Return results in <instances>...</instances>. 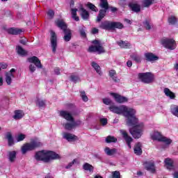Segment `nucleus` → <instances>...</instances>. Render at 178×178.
<instances>
[{
	"mask_svg": "<svg viewBox=\"0 0 178 178\" xmlns=\"http://www.w3.org/2000/svg\"><path fill=\"white\" fill-rule=\"evenodd\" d=\"M109 109L113 113L121 115L123 113L124 116L127 118V124L128 126H134L129 129V133L134 138H140L143 136V130H144V124L140 123L138 124V118H136V110L134 108H128L126 106H111Z\"/></svg>",
	"mask_w": 178,
	"mask_h": 178,
	"instance_id": "1",
	"label": "nucleus"
},
{
	"mask_svg": "<svg viewBox=\"0 0 178 178\" xmlns=\"http://www.w3.org/2000/svg\"><path fill=\"white\" fill-rule=\"evenodd\" d=\"M35 159L36 161H42L43 162L48 163L49 161L54 159H59V154L52 151H40L36 152L35 155Z\"/></svg>",
	"mask_w": 178,
	"mask_h": 178,
	"instance_id": "2",
	"label": "nucleus"
},
{
	"mask_svg": "<svg viewBox=\"0 0 178 178\" xmlns=\"http://www.w3.org/2000/svg\"><path fill=\"white\" fill-rule=\"evenodd\" d=\"M60 116L65 119V120H67V122H70L65 124L64 127L65 130H72L74 127H76V126L81 124V121L75 122L72 113L67 111H60Z\"/></svg>",
	"mask_w": 178,
	"mask_h": 178,
	"instance_id": "3",
	"label": "nucleus"
},
{
	"mask_svg": "<svg viewBox=\"0 0 178 178\" xmlns=\"http://www.w3.org/2000/svg\"><path fill=\"white\" fill-rule=\"evenodd\" d=\"M123 27L124 26L120 22H115L108 20L102 22L99 25L100 29H102V30H108V31L115 30V29L122 30Z\"/></svg>",
	"mask_w": 178,
	"mask_h": 178,
	"instance_id": "4",
	"label": "nucleus"
},
{
	"mask_svg": "<svg viewBox=\"0 0 178 178\" xmlns=\"http://www.w3.org/2000/svg\"><path fill=\"white\" fill-rule=\"evenodd\" d=\"M38 147H42V143L38 139H35L29 143H26L22 147V152L24 154L26 152H27V151H33L35 148H38Z\"/></svg>",
	"mask_w": 178,
	"mask_h": 178,
	"instance_id": "5",
	"label": "nucleus"
},
{
	"mask_svg": "<svg viewBox=\"0 0 178 178\" xmlns=\"http://www.w3.org/2000/svg\"><path fill=\"white\" fill-rule=\"evenodd\" d=\"M92 44H94V45L89 47L88 52H97L99 55H101V54H105V49H104V47H102L99 40H93Z\"/></svg>",
	"mask_w": 178,
	"mask_h": 178,
	"instance_id": "6",
	"label": "nucleus"
},
{
	"mask_svg": "<svg viewBox=\"0 0 178 178\" xmlns=\"http://www.w3.org/2000/svg\"><path fill=\"white\" fill-rule=\"evenodd\" d=\"M138 76L140 81L145 84H149L154 82V77L151 72L139 73Z\"/></svg>",
	"mask_w": 178,
	"mask_h": 178,
	"instance_id": "7",
	"label": "nucleus"
},
{
	"mask_svg": "<svg viewBox=\"0 0 178 178\" xmlns=\"http://www.w3.org/2000/svg\"><path fill=\"white\" fill-rule=\"evenodd\" d=\"M152 140H156L157 141H161L163 143H165V144H167V145L172 144V140H170L165 136H162L161 134L158 131H155L152 135Z\"/></svg>",
	"mask_w": 178,
	"mask_h": 178,
	"instance_id": "8",
	"label": "nucleus"
},
{
	"mask_svg": "<svg viewBox=\"0 0 178 178\" xmlns=\"http://www.w3.org/2000/svg\"><path fill=\"white\" fill-rule=\"evenodd\" d=\"M161 44L167 49L172 51L176 49V42L173 39H163L161 40Z\"/></svg>",
	"mask_w": 178,
	"mask_h": 178,
	"instance_id": "9",
	"label": "nucleus"
},
{
	"mask_svg": "<svg viewBox=\"0 0 178 178\" xmlns=\"http://www.w3.org/2000/svg\"><path fill=\"white\" fill-rule=\"evenodd\" d=\"M50 41L52 48V52L55 54V52H56V47H58V38L56 37V33H55V32L54 31L51 32Z\"/></svg>",
	"mask_w": 178,
	"mask_h": 178,
	"instance_id": "10",
	"label": "nucleus"
},
{
	"mask_svg": "<svg viewBox=\"0 0 178 178\" xmlns=\"http://www.w3.org/2000/svg\"><path fill=\"white\" fill-rule=\"evenodd\" d=\"M120 133L122 134L124 140H125L129 148H131V143H133V138L129 136L127 131H124V129L120 130Z\"/></svg>",
	"mask_w": 178,
	"mask_h": 178,
	"instance_id": "11",
	"label": "nucleus"
},
{
	"mask_svg": "<svg viewBox=\"0 0 178 178\" xmlns=\"http://www.w3.org/2000/svg\"><path fill=\"white\" fill-rule=\"evenodd\" d=\"M16 72V70L15 68H13L10 70L8 72H6V82L8 84V86H10L12 84V79H15V73Z\"/></svg>",
	"mask_w": 178,
	"mask_h": 178,
	"instance_id": "12",
	"label": "nucleus"
},
{
	"mask_svg": "<svg viewBox=\"0 0 178 178\" xmlns=\"http://www.w3.org/2000/svg\"><path fill=\"white\" fill-rule=\"evenodd\" d=\"M143 165L145 166V169H146V170L148 172H150V173H155V163L154 161H145L143 163Z\"/></svg>",
	"mask_w": 178,
	"mask_h": 178,
	"instance_id": "13",
	"label": "nucleus"
},
{
	"mask_svg": "<svg viewBox=\"0 0 178 178\" xmlns=\"http://www.w3.org/2000/svg\"><path fill=\"white\" fill-rule=\"evenodd\" d=\"M29 63H34V65L38 67V69H42V65L41 64V60L37 56H32L28 58Z\"/></svg>",
	"mask_w": 178,
	"mask_h": 178,
	"instance_id": "14",
	"label": "nucleus"
},
{
	"mask_svg": "<svg viewBox=\"0 0 178 178\" xmlns=\"http://www.w3.org/2000/svg\"><path fill=\"white\" fill-rule=\"evenodd\" d=\"M111 95L115 99V102H118V104H123V102H127L128 101L127 97H123L119 94L111 93Z\"/></svg>",
	"mask_w": 178,
	"mask_h": 178,
	"instance_id": "15",
	"label": "nucleus"
},
{
	"mask_svg": "<svg viewBox=\"0 0 178 178\" xmlns=\"http://www.w3.org/2000/svg\"><path fill=\"white\" fill-rule=\"evenodd\" d=\"M63 137L70 143H72V141H77V140H79V138L75 135L67 132L63 133Z\"/></svg>",
	"mask_w": 178,
	"mask_h": 178,
	"instance_id": "16",
	"label": "nucleus"
},
{
	"mask_svg": "<svg viewBox=\"0 0 178 178\" xmlns=\"http://www.w3.org/2000/svg\"><path fill=\"white\" fill-rule=\"evenodd\" d=\"M79 12H81L80 15L83 20H88L90 17V13H88V11H87V10H86L83 6H80Z\"/></svg>",
	"mask_w": 178,
	"mask_h": 178,
	"instance_id": "17",
	"label": "nucleus"
},
{
	"mask_svg": "<svg viewBox=\"0 0 178 178\" xmlns=\"http://www.w3.org/2000/svg\"><path fill=\"white\" fill-rule=\"evenodd\" d=\"M55 23L57 26H58L59 29L63 30V31H65V30H68L67 25L66 24V22L63 21V19H57L55 21Z\"/></svg>",
	"mask_w": 178,
	"mask_h": 178,
	"instance_id": "18",
	"label": "nucleus"
},
{
	"mask_svg": "<svg viewBox=\"0 0 178 178\" xmlns=\"http://www.w3.org/2000/svg\"><path fill=\"white\" fill-rule=\"evenodd\" d=\"M6 31L12 35H18V34H22V33H23V30L18 28H10L7 29Z\"/></svg>",
	"mask_w": 178,
	"mask_h": 178,
	"instance_id": "19",
	"label": "nucleus"
},
{
	"mask_svg": "<svg viewBox=\"0 0 178 178\" xmlns=\"http://www.w3.org/2000/svg\"><path fill=\"white\" fill-rule=\"evenodd\" d=\"M6 138L8 140V147H12V145H15V139H13V136H12L11 132H7L6 134Z\"/></svg>",
	"mask_w": 178,
	"mask_h": 178,
	"instance_id": "20",
	"label": "nucleus"
},
{
	"mask_svg": "<svg viewBox=\"0 0 178 178\" xmlns=\"http://www.w3.org/2000/svg\"><path fill=\"white\" fill-rule=\"evenodd\" d=\"M145 57L146 58V60H148V62H152L154 60H158L159 59L158 56H154L152 53L145 54Z\"/></svg>",
	"mask_w": 178,
	"mask_h": 178,
	"instance_id": "21",
	"label": "nucleus"
},
{
	"mask_svg": "<svg viewBox=\"0 0 178 178\" xmlns=\"http://www.w3.org/2000/svg\"><path fill=\"white\" fill-rule=\"evenodd\" d=\"M129 8L133 12H135L136 13H138V12L141 11V6L138 3H129Z\"/></svg>",
	"mask_w": 178,
	"mask_h": 178,
	"instance_id": "22",
	"label": "nucleus"
},
{
	"mask_svg": "<svg viewBox=\"0 0 178 178\" xmlns=\"http://www.w3.org/2000/svg\"><path fill=\"white\" fill-rule=\"evenodd\" d=\"M164 163L165 165V167L167 168V169H168L169 170H172V169H173L174 165H173V159H170V158H167L164 160Z\"/></svg>",
	"mask_w": 178,
	"mask_h": 178,
	"instance_id": "23",
	"label": "nucleus"
},
{
	"mask_svg": "<svg viewBox=\"0 0 178 178\" xmlns=\"http://www.w3.org/2000/svg\"><path fill=\"white\" fill-rule=\"evenodd\" d=\"M63 33L65 34L63 37L64 41H65L66 42H69V41L72 40V31L70 29H68L64 31Z\"/></svg>",
	"mask_w": 178,
	"mask_h": 178,
	"instance_id": "24",
	"label": "nucleus"
},
{
	"mask_svg": "<svg viewBox=\"0 0 178 178\" xmlns=\"http://www.w3.org/2000/svg\"><path fill=\"white\" fill-rule=\"evenodd\" d=\"M107 10H106V9H101L99 11V15H97V20H96V22H97V23H99V22H101V20H102V19H104V17H105V16H106Z\"/></svg>",
	"mask_w": 178,
	"mask_h": 178,
	"instance_id": "25",
	"label": "nucleus"
},
{
	"mask_svg": "<svg viewBox=\"0 0 178 178\" xmlns=\"http://www.w3.org/2000/svg\"><path fill=\"white\" fill-rule=\"evenodd\" d=\"M117 44L119 45V47H120V48H124L125 49L131 48V44L127 41L120 40L117 42Z\"/></svg>",
	"mask_w": 178,
	"mask_h": 178,
	"instance_id": "26",
	"label": "nucleus"
},
{
	"mask_svg": "<svg viewBox=\"0 0 178 178\" xmlns=\"http://www.w3.org/2000/svg\"><path fill=\"white\" fill-rule=\"evenodd\" d=\"M141 143L138 142L134 147V151L136 155H141L143 154V149H141Z\"/></svg>",
	"mask_w": 178,
	"mask_h": 178,
	"instance_id": "27",
	"label": "nucleus"
},
{
	"mask_svg": "<svg viewBox=\"0 0 178 178\" xmlns=\"http://www.w3.org/2000/svg\"><path fill=\"white\" fill-rule=\"evenodd\" d=\"M104 152L108 155V156H112V155H115L118 152V149L113 148L111 149L108 147H105Z\"/></svg>",
	"mask_w": 178,
	"mask_h": 178,
	"instance_id": "28",
	"label": "nucleus"
},
{
	"mask_svg": "<svg viewBox=\"0 0 178 178\" xmlns=\"http://www.w3.org/2000/svg\"><path fill=\"white\" fill-rule=\"evenodd\" d=\"M16 151H10L8 152V158L11 163L16 161Z\"/></svg>",
	"mask_w": 178,
	"mask_h": 178,
	"instance_id": "29",
	"label": "nucleus"
},
{
	"mask_svg": "<svg viewBox=\"0 0 178 178\" xmlns=\"http://www.w3.org/2000/svg\"><path fill=\"white\" fill-rule=\"evenodd\" d=\"M24 116V113L22 110H17L15 111V115L13 116V119L15 120H19L22 119Z\"/></svg>",
	"mask_w": 178,
	"mask_h": 178,
	"instance_id": "30",
	"label": "nucleus"
},
{
	"mask_svg": "<svg viewBox=\"0 0 178 178\" xmlns=\"http://www.w3.org/2000/svg\"><path fill=\"white\" fill-rule=\"evenodd\" d=\"M164 93L165 94L166 97H169L170 99H175L176 98V95L173 92L170 91V89L165 88H164Z\"/></svg>",
	"mask_w": 178,
	"mask_h": 178,
	"instance_id": "31",
	"label": "nucleus"
},
{
	"mask_svg": "<svg viewBox=\"0 0 178 178\" xmlns=\"http://www.w3.org/2000/svg\"><path fill=\"white\" fill-rule=\"evenodd\" d=\"M91 66L92 67H93V69H95L96 72L98 74H99V76L102 74V72H101V67L99 66V65H98V63H95V61H92L91 63Z\"/></svg>",
	"mask_w": 178,
	"mask_h": 178,
	"instance_id": "32",
	"label": "nucleus"
},
{
	"mask_svg": "<svg viewBox=\"0 0 178 178\" xmlns=\"http://www.w3.org/2000/svg\"><path fill=\"white\" fill-rule=\"evenodd\" d=\"M99 6L102 9H106L108 10V9H109V3H108V0H100Z\"/></svg>",
	"mask_w": 178,
	"mask_h": 178,
	"instance_id": "33",
	"label": "nucleus"
},
{
	"mask_svg": "<svg viewBox=\"0 0 178 178\" xmlns=\"http://www.w3.org/2000/svg\"><path fill=\"white\" fill-rule=\"evenodd\" d=\"M16 49L18 55L21 56H26L27 55V51L22 46H17Z\"/></svg>",
	"mask_w": 178,
	"mask_h": 178,
	"instance_id": "34",
	"label": "nucleus"
},
{
	"mask_svg": "<svg viewBox=\"0 0 178 178\" xmlns=\"http://www.w3.org/2000/svg\"><path fill=\"white\" fill-rule=\"evenodd\" d=\"M130 58L136 62V63H141V56L137 54H133L130 56Z\"/></svg>",
	"mask_w": 178,
	"mask_h": 178,
	"instance_id": "35",
	"label": "nucleus"
},
{
	"mask_svg": "<svg viewBox=\"0 0 178 178\" xmlns=\"http://www.w3.org/2000/svg\"><path fill=\"white\" fill-rule=\"evenodd\" d=\"M143 26L146 30H151L152 29V22H151V19H145L143 22Z\"/></svg>",
	"mask_w": 178,
	"mask_h": 178,
	"instance_id": "36",
	"label": "nucleus"
},
{
	"mask_svg": "<svg viewBox=\"0 0 178 178\" xmlns=\"http://www.w3.org/2000/svg\"><path fill=\"white\" fill-rule=\"evenodd\" d=\"M72 17L75 20V22H79L80 18L77 16V9L72 8L71 9Z\"/></svg>",
	"mask_w": 178,
	"mask_h": 178,
	"instance_id": "37",
	"label": "nucleus"
},
{
	"mask_svg": "<svg viewBox=\"0 0 178 178\" xmlns=\"http://www.w3.org/2000/svg\"><path fill=\"white\" fill-rule=\"evenodd\" d=\"M109 76L113 79V81H115V83L119 81V79H118V76H116V71L111 70L109 72Z\"/></svg>",
	"mask_w": 178,
	"mask_h": 178,
	"instance_id": "38",
	"label": "nucleus"
},
{
	"mask_svg": "<svg viewBox=\"0 0 178 178\" xmlns=\"http://www.w3.org/2000/svg\"><path fill=\"white\" fill-rule=\"evenodd\" d=\"M83 169L84 170H89V172H93L94 171V167L88 163H86L83 164Z\"/></svg>",
	"mask_w": 178,
	"mask_h": 178,
	"instance_id": "39",
	"label": "nucleus"
},
{
	"mask_svg": "<svg viewBox=\"0 0 178 178\" xmlns=\"http://www.w3.org/2000/svg\"><path fill=\"white\" fill-rule=\"evenodd\" d=\"M116 141H118V139L112 136H108L106 138V143H107L108 144L111 143H116Z\"/></svg>",
	"mask_w": 178,
	"mask_h": 178,
	"instance_id": "40",
	"label": "nucleus"
},
{
	"mask_svg": "<svg viewBox=\"0 0 178 178\" xmlns=\"http://www.w3.org/2000/svg\"><path fill=\"white\" fill-rule=\"evenodd\" d=\"M171 113L174 115L175 116H177L178 118V106H171Z\"/></svg>",
	"mask_w": 178,
	"mask_h": 178,
	"instance_id": "41",
	"label": "nucleus"
},
{
	"mask_svg": "<svg viewBox=\"0 0 178 178\" xmlns=\"http://www.w3.org/2000/svg\"><path fill=\"white\" fill-rule=\"evenodd\" d=\"M86 6L90 9V10H92V12H98V8H97V6H95V5L91 3H88Z\"/></svg>",
	"mask_w": 178,
	"mask_h": 178,
	"instance_id": "42",
	"label": "nucleus"
},
{
	"mask_svg": "<svg viewBox=\"0 0 178 178\" xmlns=\"http://www.w3.org/2000/svg\"><path fill=\"white\" fill-rule=\"evenodd\" d=\"M79 33L81 34V36L83 38H86V37H87V34L86 33V27L84 26H82L79 29Z\"/></svg>",
	"mask_w": 178,
	"mask_h": 178,
	"instance_id": "43",
	"label": "nucleus"
},
{
	"mask_svg": "<svg viewBox=\"0 0 178 178\" xmlns=\"http://www.w3.org/2000/svg\"><path fill=\"white\" fill-rule=\"evenodd\" d=\"M36 105L39 106V108H42L45 106V101L38 99L36 101Z\"/></svg>",
	"mask_w": 178,
	"mask_h": 178,
	"instance_id": "44",
	"label": "nucleus"
},
{
	"mask_svg": "<svg viewBox=\"0 0 178 178\" xmlns=\"http://www.w3.org/2000/svg\"><path fill=\"white\" fill-rule=\"evenodd\" d=\"M168 23L170 24H176L177 23V19L175 17L171 16L168 18Z\"/></svg>",
	"mask_w": 178,
	"mask_h": 178,
	"instance_id": "45",
	"label": "nucleus"
},
{
	"mask_svg": "<svg viewBox=\"0 0 178 178\" xmlns=\"http://www.w3.org/2000/svg\"><path fill=\"white\" fill-rule=\"evenodd\" d=\"M154 0H143V6L145 8H148L152 5V2Z\"/></svg>",
	"mask_w": 178,
	"mask_h": 178,
	"instance_id": "46",
	"label": "nucleus"
},
{
	"mask_svg": "<svg viewBox=\"0 0 178 178\" xmlns=\"http://www.w3.org/2000/svg\"><path fill=\"white\" fill-rule=\"evenodd\" d=\"M24 138H26V135L21 134L17 136L16 140H17V143H19V141H23V140H24Z\"/></svg>",
	"mask_w": 178,
	"mask_h": 178,
	"instance_id": "47",
	"label": "nucleus"
},
{
	"mask_svg": "<svg viewBox=\"0 0 178 178\" xmlns=\"http://www.w3.org/2000/svg\"><path fill=\"white\" fill-rule=\"evenodd\" d=\"M81 97L82 98L83 101H84V102H87V101H88V97L86 95L85 91L81 92Z\"/></svg>",
	"mask_w": 178,
	"mask_h": 178,
	"instance_id": "48",
	"label": "nucleus"
},
{
	"mask_svg": "<svg viewBox=\"0 0 178 178\" xmlns=\"http://www.w3.org/2000/svg\"><path fill=\"white\" fill-rule=\"evenodd\" d=\"M70 79L72 81H74V83H77V81H80V78L76 75H71Z\"/></svg>",
	"mask_w": 178,
	"mask_h": 178,
	"instance_id": "49",
	"label": "nucleus"
},
{
	"mask_svg": "<svg viewBox=\"0 0 178 178\" xmlns=\"http://www.w3.org/2000/svg\"><path fill=\"white\" fill-rule=\"evenodd\" d=\"M47 16L49 17V19H54V16H55V12L52 10H49L47 12Z\"/></svg>",
	"mask_w": 178,
	"mask_h": 178,
	"instance_id": "50",
	"label": "nucleus"
},
{
	"mask_svg": "<svg viewBox=\"0 0 178 178\" xmlns=\"http://www.w3.org/2000/svg\"><path fill=\"white\" fill-rule=\"evenodd\" d=\"M113 178H120V172L119 171H114L112 172Z\"/></svg>",
	"mask_w": 178,
	"mask_h": 178,
	"instance_id": "51",
	"label": "nucleus"
},
{
	"mask_svg": "<svg viewBox=\"0 0 178 178\" xmlns=\"http://www.w3.org/2000/svg\"><path fill=\"white\" fill-rule=\"evenodd\" d=\"M103 104H105V105H111V104H112V101L108 98L103 99Z\"/></svg>",
	"mask_w": 178,
	"mask_h": 178,
	"instance_id": "52",
	"label": "nucleus"
},
{
	"mask_svg": "<svg viewBox=\"0 0 178 178\" xmlns=\"http://www.w3.org/2000/svg\"><path fill=\"white\" fill-rule=\"evenodd\" d=\"M100 123L103 126H106V124H108V120L106 118H102L100 119Z\"/></svg>",
	"mask_w": 178,
	"mask_h": 178,
	"instance_id": "53",
	"label": "nucleus"
},
{
	"mask_svg": "<svg viewBox=\"0 0 178 178\" xmlns=\"http://www.w3.org/2000/svg\"><path fill=\"white\" fill-rule=\"evenodd\" d=\"M29 70L31 73H34V72H35V66H34L33 64H31L29 65Z\"/></svg>",
	"mask_w": 178,
	"mask_h": 178,
	"instance_id": "54",
	"label": "nucleus"
},
{
	"mask_svg": "<svg viewBox=\"0 0 178 178\" xmlns=\"http://www.w3.org/2000/svg\"><path fill=\"white\" fill-rule=\"evenodd\" d=\"M74 162H76V159H74L72 162L70 163L65 168L66 169H70L74 164Z\"/></svg>",
	"mask_w": 178,
	"mask_h": 178,
	"instance_id": "55",
	"label": "nucleus"
},
{
	"mask_svg": "<svg viewBox=\"0 0 178 178\" xmlns=\"http://www.w3.org/2000/svg\"><path fill=\"white\" fill-rule=\"evenodd\" d=\"M0 67L1 69H7L8 68V64L5 63H0Z\"/></svg>",
	"mask_w": 178,
	"mask_h": 178,
	"instance_id": "56",
	"label": "nucleus"
},
{
	"mask_svg": "<svg viewBox=\"0 0 178 178\" xmlns=\"http://www.w3.org/2000/svg\"><path fill=\"white\" fill-rule=\"evenodd\" d=\"M20 44H22V45H26V44H27V39L24 38V39H21L19 40Z\"/></svg>",
	"mask_w": 178,
	"mask_h": 178,
	"instance_id": "57",
	"label": "nucleus"
},
{
	"mask_svg": "<svg viewBox=\"0 0 178 178\" xmlns=\"http://www.w3.org/2000/svg\"><path fill=\"white\" fill-rule=\"evenodd\" d=\"M99 30H98V29L97 28H93L92 29V34H98Z\"/></svg>",
	"mask_w": 178,
	"mask_h": 178,
	"instance_id": "58",
	"label": "nucleus"
},
{
	"mask_svg": "<svg viewBox=\"0 0 178 178\" xmlns=\"http://www.w3.org/2000/svg\"><path fill=\"white\" fill-rule=\"evenodd\" d=\"M54 73L55 74H57V75L60 74V70H59V68L54 69Z\"/></svg>",
	"mask_w": 178,
	"mask_h": 178,
	"instance_id": "59",
	"label": "nucleus"
},
{
	"mask_svg": "<svg viewBox=\"0 0 178 178\" xmlns=\"http://www.w3.org/2000/svg\"><path fill=\"white\" fill-rule=\"evenodd\" d=\"M127 65L128 66V67H131V66H133V63L131 62V60H128L127 63Z\"/></svg>",
	"mask_w": 178,
	"mask_h": 178,
	"instance_id": "60",
	"label": "nucleus"
},
{
	"mask_svg": "<svg viewBox=\"0 0 178 178\" xmlns=\"http://www.w3.org/2000/svg\"><path fill=\"white\" fill-rule=\"evenodd\" d=\"M111 12L115 13L118 10V8H115V7H111Z\"/></svg>",
	"mask_w": 178,
	"mask_h": 178,
	"instance_id": "61",
	"label": "nucleus"
},
{
	"mask_svg": "<svg viewBox=\"0 0 178 178\" xmlns=\"http://www.w3.org/2000/svg\"><path fill=\"white\" fill-rule=\"evenodd\" d=\"M124 22H126V23H127L128 24H131V21L129 19H125Z\"/></svg>",
	"mask_w": 178,
	"mask_h": 178,
	"instance_id": "62",
	"label": "nucleus"
},
{
	"mask_svg": "<svg viewBox=\"0 0 178 178\" xmlns=\"http://www.w3.org/2000/svg\"><path fill=\"white\" fill-rule=\"evenodd\" d=\"M173 176H174L175 178H178V172H174Z\"/></svg>",
	"mask_w": 178,
	"mask_h": 178,
	"instance_id": "63",
	"label": "nucleus"
},
{
	"mask_svg": "<svg viewBox=\"0 0 178 178\" xmlns=\"http://www.w3.org/2000/svg\"><path fill=\"white\" fill-rule=\"evenodd\" d=\"M175 69L176 70H178V63H177V64H175Z\"/></svg>",
	"mask_w": 178,
	"mask_h": 178,
	"instance_id": "64",
	"label": "nucleus"
}]
</instances>
